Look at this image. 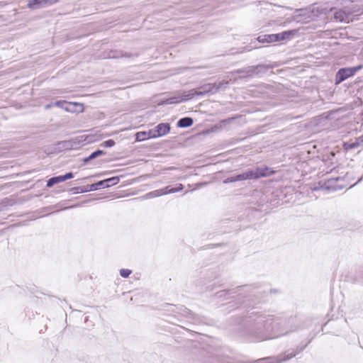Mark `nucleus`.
<instances>
[{
    "label": "nucleus",
    "instance_id": "obj_14",
    "mask_svg": "<svg viewBox=\"0 0 363 363\" xmlns=\"http://www.w3.org/2000/svg\"><path fill=\"white\" fill-rule=\"evenodd\" d=\"M193 119L190 117L182 118L179 120L177 125L181 128H188L193 124Z\"/></svg>",
    "mask_w": 363,
    "mask_h": 363
},
{
    "label": "nucleus",
    "instance_id": "obj_8",
    "mask_svg": "<svg viewBox=\"0 0 363 363\" xmlns=\"http://www.w3.org/2000/svg\"><path fill=\"white\" fill-rule=\"evenodd\" d=\"M57 1V0H32L28 1V6L31 9H35L40 6L53 4Z\"/></svg>",
    "mask_w": 363,
    "mask_h": 363
},
{
    "label": "nucleus",
    "instance_id": "obj_26",
    "mask_svg": "<svg viewBox=\"0 0 363 363\" xmlns=\"http://www.w3.org/2000/svg\"><path fill=\"white\" fill-rule=\"evenodd\" d=\"M99 188H101V185L98 184V182H97L96 184H93L91 185L90 190L91 191H94V190H96Z\"/></svg>",
    "mask_w": 363,
    "mask_h": 363
},
{
    "label": "nucleus",
    "instance_id": "obj_23",
    "mask_svg": "<svg viewBox=\"0 0 363 363\" xmlns=\"http://www.w3.org/2000/svg\"><path fill=\"white\" fill-rule=\"evenodd\" d=\"M131 273V270L128 269H122L120 270V275L124 278L128 277Z\"/></svg>",
    "mask_w": 363,
    "mask_h": 363
},
{
    "label": "nucleus",
    "instance_id": "obj_17",
    "mask_svg": "<svg viewBox=\"0 0 363 363\" xmlns=\"http://www.w3.org/2000/svg\"><path fill=\"white\" fill-rule=\"evenodd\" d=\"M135 138L138 141H143L146 139L153 138L150 134L149 135V130L148 131H141L138 132L135 134Z\"/></svg>",
    "mask_w": 363,
    "mask_h": 363
},
{
    "label": "nucleus",
    "instance_id": "obj_15",
    "mask_svg": "<svg viewBox=\"0 0 363 363\" xmlns=\"http://www.w3.org/2000/svg\"><path fill=\"white\" fill-rule=\"evenodd\" d=\"M276 38L274 34H268L259 36L257 40L260 43H273L275 42Z\"/></svg>",
    "mask_w": 363,
    "mask_h": 363
},
{
    "label": "nucleus",
    "instance_id": "obj_19",
    "mask_svg": "<svg viewBox=\"0 0 363 363\" xmlns=\"http://www.w3.org/2000/svg\"><path fill=\"white\" fill-rule=\"evenodd\" d=\"M60 182H63V179H62V175L57 176V177H52L50 179H48V181L47 182V186L48 187H51L54 184H58V183H60Z\"/></svg>",
    "mask_w": 363,
    "mask_h": 363
},
{
    "label": "nucleus",
    "instance_id": "obj_5",
    "mask_svg": "<svg viewBox=\"0 0 363 363\" xmlns=\"http://www.w3.org/2000/svg\"><path fill=\"white\" fill-rule=\"evenodd\" d=\"M357 11L355 9L339 10L334 13V18L340 22L349 23L352 20L351 15Z\"/></svg>",
    "mask_w": 363,
    "mask_h": 363
},
{
    "label": "nucleus",
    "instance_id": "obj_1",
    "mask_svg": "<svg viewBox=\"0 0 363 363\" xmlns=\"http://www.w3.org/2000/svg\"><path fill=\"white\" fill-rule=\"evenodd\" d=\"M264 328L266 330L270 331L272 334L267 337V339H273L279 337L281 335L288 333V331L284 330V323L279 319H274L269 316L264 320Z\"/></svg>",
    "mask_w": 363,
    "mask_h": 363
},
{
    "label": "nucleus",
    "instance_id": "obj_9",
    "mask_svg": "<svg viewBox=\"0 0 363 363\" xmlns=\"http://www.w3.org/2000/svg\"><path fill=\"white\" fill-rule=\"evenodd\" d=\"M65 111L70 113H82L84 111V105L77 102H67Z\"/></svg>",
    "mask_w": 363,
    "mask_h": 363
},
{
    "label": "nucleus",
    "instance_id": "obj_2",
    "mask_svg": "<svg viewBox=\"0 0 363 363\" xmlns=\"http://www.w3.org/2000/svg\"><path fill=\"white\" fill-rule=\"evenodd\" d=\"M362 69V66L346 67L340 69L335 75V84H338L347 78L354 76L356 72Z\"/></svg>",
    "mask_w": 363,
    "mask_h": 363
},
{
    "label": "nucleus",
    "instance_id": "obj_25",
    "mask_svg": "<svg viewBox=\"0 0 363 363\" xmlns=\"http://www.w3.org/2000/svg\"><path fill=\"white\" fill-rule=\"evenodd\" d=\"M73 174L72 172H68L67 174H65V175H62V179H63V182L67 180V179H72L73 178Z\"/></svg>",
    "mask_w": 363,
    "mask_h": 363
},
{
    "label": "nucleus",
    "instance_id": "obj_22",
    "mask_svg": "<svg viewBox=\"0 0 363 363\" xmlns=\"http://www.w3.org/2000/svg\"><path fill=\"white\" fill-rule=\"evenodd\" d=\"M55 106L59 107L65 111V108L67 105V101H57L54 103Z\"/></svg>",
    "mask_w": 363,
    "mask_h": 363
},
{
    "label": "nucleus",
    "instance_id": "obj_20",
    "mask_svg": "<svg viewBox=\"0 0 363 363\" xmlns=\"http://www.w3.org/2000/svg\"><path fill=\"white\" fill-rule=\"evenodd\" d=\"M183 188H184V186H183V185H182V184H179L178 185V186H177V187H176V188H170V187L169 186L168 189H167V194H174V193H176V192H179V191H182V190L183 189Z\"/></svg>",
    "mask_w": 363,
    "mask_h": 363
},
{
    "label": "nucleus",
    "instance_id": "obj_13",
    "mask_svg": "<svg viewBox=\"0 0 363 363\" xmlns=\"http://www.w3.org/2000/svg\"><path fill=\"white\" fill-rule=\"evenodd\" d=\"M119 182V178L118 177H113L111 178H108L107 179H104L98 182V184L101 185V188H107L115 184H117Z\"/></svg>",
    "mask_w": 363,
    "mask_h": 363
},
{
    "label": "nucleus",
    "instance_id": "obj_3",
    "mask_svg": "<svg viewBox=\"0 0 363 363\" xmlns=\"http://www.w3.org/2000/svg\"><path fill=\"white\" fill-rule=\"evenodd\" d=\"M203 92H198L194 89L184 92L182 95L169 98L165 101L167 104H178L192 99L195 95H202Z\"/></svg>",
    "mask_w": 363,
    "mask_h": 363
},
{
    "label": "nucleus",
    "instance_id": "obj_7",
    "mask_svg": "<svg viewBox=\"0 0 363 363\" xmlns=\"http://www.w3.org/2000/svg\"><path fill=\"white\" fill-rule=\"evenodd\" d=\"M294 356V354L291 353L290 354L284 355L283 358L281 357H264L255 361L254 363H281L290 359Z\"/></svg>",
    "mask_w": 363,
    "mask_h": 363
},
{
    "label": "nucleus",
    "instance_id": "obj_21",
    "mask_svg": "<svg viewBox=\"0 0 363 363\" xmlns=\"http://www.w3.org/2000/svg\"><path fill=\"white\" fill-rule=\"evenodd\" d=\"M339 180V178H335V179H330L328 181V185L327 186V188L328 189H330V188H332L334 190H337V189H342L341 186H333V183L334 182H337Z\"/></svg>",
    "mask_w": 363,
    "mask_h": 363
},
{
    "label": "nucleus",
    "instance_id": "obj_4",
    "mask_svg": "<svg viewBox=\"0 0 363 363\" xmlns=\"http://www.w3.org/2000/svg\"><path fill=\"white\" fill-rule=\"evenodd\" d=\"M170 131V125L169 123H160L154 128L149 130V135L154 138L162 137L167 135Z\"/></svg>",
    "mask_w": 363,
    "mask_h": 363
},
{
    "label": "nucleus",
    "instance_id": "obj_6",
    "mask_svg": "<svg viewBox=\"0 0 363 363\" xmlns=\"http://www.w3.org/2000/svg\"><path fill=\"white\" fill-rule=\"evenodd\" d=\"M250 179H258L259 177H268L272 175L274 172L267 167H259L255 170H249Z\"/></svg>",
    "mask_w": 363,
    "mask_h": 363
},
{
    "label": "nucleus",
    "instance_id": "obj_11",
    "mask_svg": "<svg viewBox=\"0 0 363 363\" xmlns=\"http://www.w3.org/2000/svg\"><path fill=\"white\" fill-rule=\"evenodd\" d=\"M168 188H169V186H166L164 189H157V190L150 191V192L146 194L144 196V198L146 199H150L158 197V196H160L162 195H166V194H167V189H168Z\"/></svg>",
    "mask_w": 363,
    "mask_h": 363
},
{
    "label": "nucleus",
    "instance_id": "obj_18",
    "mask_svg": "<svg viewBox=\"0 0 363 363\" xmlns=\"http://www.w3.org/2000/svg\"><path fill=\"white\" fill-rule=\"evenodd\" d=\"M104 155V152L103 150H98L94 152H92L89 157L83 159V162L84 163L88 162L89 161L96 158L99 156Z\"/></svg>",
    "mask_w": 363,
    "mask_h": 363
},
{
    "label": "nucleus",
    "instance_id": "obj_27",
    "mask_svg": "<svg viewBox=\"0 0 363 363\" xmlns=\"http://www.w3.org/2000/svg\"><path fill=\"white\" fill-rule=\"evenodd\" d=\"M54 104H48L45 106V109H49L50 108H52V106H54Z\"/></svg>",
    "mask_w": 363,
    "mask_h": 363
},
{
    "label": "nucleus",
    "instance_id": "obj_12",
    "mask_svg": "<svg viewBox=\"0 0 363 363\" xmlns=\"http://www.w3.org/2000/svg\"><path fill=\"white\" fill-rule=\"evenodd\" d=\"M295 34L294 30H287L284 31L280 33L274 34V36H276L275 42L281 41V40H289L294 36Z\"/></svg>",
    "mask_w": 363,
    "mask_h": 363
},
{
    "label": "nucleus",
    "instance_id": "obj_10",
    "mask_svg": "<svg viewBox=\"0 0 363 363\" xmlns=\"http://www.w3.org/2000/svg\"><path fill=\"white\" fill-rule=\"evenodd\" d=\"M247 179H250V173L248 171L245 173L238 174L236 176L228 177L224 180V183L227 184Z\"/></svg>",
    "mask_w": 363,
    "mask_h": 363
},
{
    "label": "nucleus",
    "instance_id": "obj_16",
    "mask_svg": "<svg viewBox=\"0 0 363 363\" xmlns=\"http://www.w3.org/2000/svg\"><path fill=\"white\" fill-rule=\"evenodd\" d=\"M363 143L361 138H357L354 142L345 143V147L347 150H352L358 147Z\"/></svg>",
    "mask_w": 363,
    "mask_h": 363
},
{
    "label": "nucleus",
    "instance_id": "obj_24",
    "mask_svg": "<svg viewBox=\"0 0 363 363\" xmlns=\"http://www.w3.org/2000/svg\"><path fill=\"white\" fill-rule=\"evenodd\" d=\"M115 145V141L113 140H108L104 141L101 145L106 147H111Z\"/></svg>",
    "mask_w": 363,
    "mask_h": 363
}]
</instances>
